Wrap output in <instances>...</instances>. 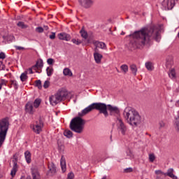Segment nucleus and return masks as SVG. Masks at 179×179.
Returning <instances> with one entry per match:
<instances>
[{
    "label": "nucleus",
    "mask_w": 179,
    "mask_h": 179,
    "mask_svg": "<svg viewBox=\"0 0 179 179\" xmlns=\"http://www.w3.org/2000/svg\"><path fill=\"white\" fill-rule=\"evenodd\" d=\"M162 27L159 25H153L150 28L144 27L140 30L135 31L127 36V38H131L130 43L134 45H150L152 40L159 43L162 36L160 32Z\"/></svg>",
    "instance_id": "1"
},
{
    "label": "nucleus",
    "mask_w": 179,
    "mask_h": 179,
    "mask_svg": "<svg viewBox=\"0 0 179 179\" xmlns=\"http://www.w3.org/2000/svg\"><path fill=\"white\" fill-rule=\"evenodd\" d=\"M93 103L84 108L81 112L78 113V117L73 118L70 123V129L76 134H82L86 124V120L82 119L81 117H84L86 114H89L90 111H93Z\"/></svg>",
    "instance_id": "2"
},
{
    "label": "nucleus",
    "mask_w": 179,
    "mask_h": 179,
    "mask_svg": "<svg viewBox=\"0 0 179 179\" xmlns=\"http://www.w3.org/2000/svg\"><path fill=\"white\" fill-rule=\"evenodd\" d=\"M123 115L131 127H138L142 122V117L139 113L131 108H126L123 112Z\"/></svg>",
    "instance_id": "3"
},
{
    "label": "nucleus",
    "mask_w": 179,
    "mask_h": 179,
    "mask_svg": "<svg viewBox=\"0 0 179 179\" xmlns=\"http://www.w3.org/2000/svg\"><path fill=\"white\" fill-rule=\"evenodd\" d=\"M66 97H68V91L62 88L56 94L49 97V101L52 106H57L58 103L66 100Z\"/></svg>",
    "instance_id": "4"
},
{
    "label": "nucleus",
    "mask_w": 179,
    "mask_h": 179,
    "mask_svg": "<svg viewBox=\"0 0 179 179\" xmlns=\"http://www.w3.org/2000/svg\"><path fill=\"white\" fill-rule=\"evenodd\" d=\"M8 129H9V122L6 119H3L0 122V148H2V145H3L5 139H6Z\"/></svg>",
    "instance_id": "5"
},
{
    "label": "nucleus",
    "mask_w": 179,
    "mask_h": 179,
    "mask_svg": "<svg viewBox=\"0 0 179 179\" xmlns=\"http://www.w3.org/2000/svg\"><path fill=\"white\" fill-rule=\"evenodd\" d=\"M30 128L34 131L36 135H40L44 128V122L41 117H39L38 120L35 122L34 124H31Z\"/></svg>",
    "instance_id": "6"
},
{
    "label": "nucleus",
    "mask_w": 179,
    "mask_h": 179,
    "mask_svg": "<svg viewBox=\"0 0 179 179\" xmlns=\"http://www.w3.org/2000/svg\"><path fill=\"white\" fill-rule=\"evenodd\" d=\"M92 106L94 110H98L100 114H103V115L107 117H108V112L107 111V105L103 103H93Z\"/></svg>",
    "instance_id": "7"
},
{
    "label": "nucleus",
    "mask_w": 179,
    "mask_h": 179,
    "mask_svg": "<svg viewBox=\"0 0 179 179\" xmlns=\"http://www.w3.org/2000/svg\"><path fill=\"white\" fill-rule=\"evenodd\" d=\"M116 125L117 128V131L122 134V135H127V132H128V126L124 123V121H122V119L117 117Z\"/></svg>",
    "instance_id": "8"
},
{
    "label": "nucleus",
    "mask_w": 179,
    "mask_h": 179,
    "mask_svg": "<svg viewBox=\"0 0 179 179\" xmlns=\"http://www.w3.org/2000/svg\"><path fill=\"white\" fill-rule=\"evenodd\" d=\"M176 5V0H164L162 2V6L165 10H171Z\"/></svg>",
    "instance_id": "9"
},
{
    "label": "nucleus",
    "mask_w": 179,
    "mask_h": 179,
    "mask_svg": "<svg viewBox=\"0 0 179 179\" xmlns=\"http://www.w3.org/2000/svg\"><path fill=\"white\" fill-rule=\"evenodd\" d=\"M108 111H110V115H115L120 114V109L117 106H113L110 104L107 106Z\"/></svg>",
    "instance_id": "10"
},
{
    "label": "nucleus",
    "mask_w": 179,
    "mask_h": 179,
    "mask_svg": "<svg viewBox=\"0 0 179 179\" xmlns=\"http://www.w3.org/2000/svg\"><path fill=\"white\" fill-rule=\"evenodd\" d=\"M13 157L15 161H13V166L10 171V176L12 177H14L15 176H16V173H17V157H16V155H14Z\"/></svg>",
    "instance_id": "11"
},
{
    "label": "nucleus",
    "mask_w": 179,
    "mask_h": 179,
    "mask_svg": "<svg viewBox=\"0 0 179 179\" xmlns=\"http://www.w3.org/2000/svg\"><path fill=\"white\" fill-rule=\"evenodd\" d=\"M33 102H28L26 105H25V111L26 113H28V114H31L33 115L34 114V108L33 106Z\"/></svg>",
    "instance_id": "12"
},
{
    "label": "nucleus",
    "mask_w": 179,
    "mask_h": 179,
    "mask_svg": "<svg viewBox=\"0 0 179 179\" xmlns=\"http://www.w3.org/2000/svg\"><path fill=\"white\" fill-rule=\"evenodd\" d=\"M79 3L81 5V6H83V8H90L92 5H93V1L92 0H78Z\"/></svg>",
    "instance_id": "13"
},
{
    "label": "nucleus",
    "mask_w": 179,
    "mask_h": 179,
    "mask_svg": "<svg viewBox=\"0 0 179 179\" xmlns=\"http://www.w3.org/2000/svg\"><path fill=\"white\" fill-rule=\"evenodd\" d=\"M31 174L33 179H41V176L40 175V172L37 168L31 169Z\"/></svg>",
    "instance_id": "14"
},
{
    "label": "nucleus",
    "mask_w": 179,
    "mask_h": 179,
    "mask_svg": "<svg viewBox=\"0 0 179 179\" xmlns=\"http://www.w3.org/2000/svg\"><path fill=\"white\" fill-rule=\"evenodd\" d=\"M59 40H63L64 41H70L71 35L65 32L60 33L57 35Z\"/></svg>",
    "instance_id": "15"
},
{
    "label": "nucleus",
    "mask_w": 179,
    "mask_h": 179,
    "mask_svg": "<svg viewBox=\"0 0 179 179\" xmlns=\"http://www.w3.org/2000/svg\"><path fill=\"white\" fill-rule=\"evenodd\" d=\"M60 166H61L62 173H65V171H66V161L65 157H64V155H62L61 157Z\"/></svg>",
    "instance_id": "16"
},
{
    "label": "nucleus",
    "mask_w": 179,
    "mask_h": 179,
    "mask_svg": "<svg viewBox=\"0 0 179 179\" xmlns=\"http://www.w3.org/2000/svg\"><path fill=\"white\" fill-rule=\"evenodd\" d=\"M94 58L96 64H101V59H103V55L95 52L94 53Z\"/></svg>",
    "instance_id": "17"
},
{
    "label": "nucleus",
    "mask_w": 179,
    "mask_h": 179,
    "mask_svg": "<svg viewBox=\"0 0 179 179\" xmlns=\"http://www.w3.org/2000/svg\"><path fill=\"white\" fill-rule=\"evenodd\" d=\"M48 169L49 171L51 173V176H55L57 173V167L55 166V164L54 163H50L48 164Z\"/></svg>",
    "instance_id": "18"
},
{
    "label": "nucleus",
    "mask_w": 179,
    "mask_h": 179,
    "mask_svg": "<svg viewBox=\"0 0 179 179\" xmlns=\"http://www.w3.org/2000/svg\"><path fill=\"white\" fill-rule=\"evenodd\" d=\"M24 157L27 163L28 164H30V163H31V153L30 152V151L27 150L24 152Z\"/></svg>",
    "instance_id": "19"
},
{
    "label": "nucleus",
    "mask_w": 179,
    "mask_h": 179,
    "mask_svg": "<svg viewBox=\"0 0 179 179\" xmlns=\"http://www.w3.org/2000/svg\"><path fill=\"white\" fill-rule=\"evenodd\" d=\"M174 169L172 168L168 169L166 173H164V176H168V177H170L171 178L173 179H177V176L174 175Z\"/></svg>",
    "instance_id": "20"
},
{
    "label": "nucleus",
    "mask_w": 179,
    "mask_h": 179,
    "mask_svg": "<svg viewBox=\"0 0 179 179\" xmlns=\"http://www.w3.org/2000/svg\"><path fill=\"white\" fill-rule=\"evenodd\" d=\"M43 66H44V63L43 62V59H40L32 67V69H38L39 68H43Z\"/></svg>",
    "instance_id": "21"
},
{
    "label": "nucleus",
    "mask_w": 179,
    "mask_h": 179,
    "mask_svg": "<svg viewBox=\"0 0 179 179\" xmlns=\"http://www.w3.org/2000/svg\"><path fill=\"white\" fill-rule=\"evenodd\" d=\"M3 38L4 41H7V43L15 41V36H13V35H8L7 36H3Z\"/></svg>",
    "instance_id": "22"
},
{
    "label": "nucleus",
    "mask_w": 179,
    "mask_h": 179,
    "mask_svg": "<svg viewBox=\"0 0 179 179\" xmlns=\"http://www.w3.org/2000/svg\"><path fill=\"white\" fill-rule=\"evenodd\" d=\"M145 65L148 71H153L155 69V66H153L152 62H145Z\"/></svg>",
    "instance_id": "23"
},
{
    "label": "nucleus",
    "mask_w": 179,
    "mask_h": 179,
    "mask_svg": "<svg viewBox=\"0 0 179 179\" xmlns=\"http://www.w3.org/2000/svg\"><path fill=\"white\" fill-rule=\"evenodd\" d=\"M130 69H131V71L133 75H134V76H136V73H137V72H138V67H136V65H135V64H131V65L130 66Z\"/></svg>",
    "instance_id": "24"
},
{
    "label": "nucleus",
    "mask_w": 179,
    "mask_h": 179,
    "mask_svg": "<svg viewBox=\"0 0 179 179\" xmlns=\"http://www.w3.org/2000/svg\"><path fill=\"white\" fill-rule=\"evenodd\" d=\"M63 73L64 75V76H73V73L72 71H71V69L66 68L63 70Z\"/></svg>",
    "instance_id": "25"
},
{
    "label": "nucleus",
    "mask_w": 179,
    "mask_h": 179,
    "mask_svg": "<svg viewBox=\"0 0 179 179\" xmlns=\"http://www.w3.org/2000/svg\"><path fill=\"white\" fill-rule=\"evenodd\" d=\"M80 34L81 35V37H83V38H84L85 40L87 38V31H86L84 28L81 29V30L80 31Z\"/></svg>",
    "instance_id": "26"
},
{
    "label": "nucleus",
    "mask_w": 179,
    "mask_h": 179,
    "mask_svg": "<svg viewBox=\"0 0 179 179\" xmlns=\"http://www.w3.org/2000/svg\"><path fill=\"white\" fill-rule=\"evenodd\" d=\"M41 104V99H36L34 101L33 106L34 108H38L40 105Z\"/></svg>",
    "instance_id": "27"
},
{
    "label": "nucleus",
    "mask_w": 179,
    "mask_h": 179,
    "mask_svg": "<svg viewBox=\"0 0 179 179\" xmlns=\"http://www.w3.org/2000/svg\"><path fill=\"white\" fill-rule=\"evenodd\" d=\"M20 78L21 82H26V80H27V79L29 78L27 76V71L22 73Z\"/></svg>",
    "instance_id": "28"
},
{
    "label": "nucleus",
    "mask_w": 179,
    "mask_h": 179,
    "mask_svg": "<svg viewBox=\"0 0 179 179\" xmlns=\"http://www.w3.org/2000/svg\"><path fill=\"white\" fill-rule=\"evenodd\" d=\"M64 136H66V138H69H69H72V136H73V133H72L71 131V130H65L64 131Z\"/></svg>",
    "instance_id": "29"
},
{
    "label": "nucleus",
    "mask_w": 179,
    "mask_h": 179,
    "mask_svg": "<svg viewBox=\"0 0 179 179\" xmlns=\"http://www.w3.org/2000/svg\"><path fill=\"white\" fill-rule=\"evenodd\" d=\"M90 44H94V45H106L103 42L93 40L92 42L89 41Z\"/></svg>",
    "instance_id": "30"
},
{
    "label": "nucleus",
    "mask_w": 179,
    "mask_h": 179,
    "mask_svg": "<svg viewBox=\"0 0 179 179\" xmlns=\"http://www.w3.org/2000/svg\"><path fill=\"white\" fill-rule=\"evenodd\" d=\"M169 78H171V79H174V78H176V69H171L169 71Z\"/></svg>",
    "instance_id": "31"
},
{
    "label": "nucleus",
    "mask_w": 179,
    "mask_h": 179,
    "mask_svg": "<svg viewBox=\"0 0 179 179\" xmlns=\"http://www.w3.org/2000/svg\"><path fill=\"white\" fill-rule=\"evenodd\" d=\"M10 84L12 85V86H13L15 90H17V89L19 88V84L17 83V81H16V80H11Z\"/></svg>",
    "instance_id": "32"
},
{
    "label": "nucleus",
    "mask_w": 179,
    "mask_h": 179,
    "mask_svg": "<svg viewBox=\"0 0 179 179\" xmlns=\"http://www.w3.org/2000/svg\"><path fill=\"white\" fill-rule=\"evenodd\" d=\"M173 64H174V62H173L172 57H169V58L166 59V66L168 68H170V66H171V65H173Z\"/></svg>",
    "instance_id": "33"
},
{
    "label": "nucleus",
    "mask_w": 179,
    "mask_h": 179,
    "mask_svg": "<svg viewBox=\"0 0 179 179\" xmlns=\"http://www.w3.org/2000/svg\"><path fill=\"white\" fill-rule=\"evenodd\" d=\"M48 76H51L54 73V69L52 67H48L46 69Z\"/></svg>",
    "instance_id": "34"
},
{
    "label": "nucleus",
    "mask_w": 179,
    "mask_h": 179,
    "mask_svg": "<svg viewBox=\"0 0 179 179\" xmlns=\"http://www.w3.org/2000/svg\"><path fill=\"white\" fill-rule=\"evenodd\" d=\"M128 159H134V152L129 149L126 151Z\"/></svg>",
    "instance_id": "35"
},
{
    "label": "nucleus",
    "mask_w": 179,
    "mask_h": 179,
    "mask_svg": "<svg viewBox=\"0 0 179 179\" xmlns=\"http://www.w3.org/2000/svg\"><path fill=\"white\" fill-rule=\"evenodd\" d=\"M17 26L21 27V29H27V25L24 24V22H18Z\"/></svg>",
    "instance_id": "36"
},
{
    "label": "nucleus",
    "mask_w": 179,
    "mask_h": 179,
    "mask_svg": "<svg viewBox=\"0 0 179 179\" xmlns=\"http://www.w3.org/2000/svg\"><path fill=\"white\" fill-rule=\"evenodd\" d=\"M120 69L124 72V73H127V72H128V65H127V64L122 65L120 66Z\"/></svg>",
    "instance_id": "37"
},
{
    "label": "nucleus",
    "mask_w": 179,
    "mask_h": 179,
    "mask_svg": "<svg viewBox=\"0 0 179 179\" xmlns=\"http://www.w3.org/2000/svg\"><path fill=\"white\" fill-rule=\"evenodd\" d=\"M156 159V156H155V154H149V161L151 163H153Z\"/></svg>",
    "instance_id": "38"
},
{
    "label": "nucleus",
    "mask_w": 179,
    "mask_h": 179,
    "mask_svg": "<svg viewBox=\"0 0 179 179\" xmlns=\"http://www.w3.org/2000/svg\"><path fill=\"white\" fill-rule=\"evenodd\" d=\"M71 41L76 45H79L80 44H82V41L79 39L73 38L71 40Z\"/></svg>",
    "instance_id": "39"
},
{
    "label": "nucleus",
    "mask_w": 179,
    "mask_h": 179,
    "mask_svg": "<svg viewBox=\"0 0 179 179\" xmlns=\"http://www.w3.org/2000/svg\"><path fill=\"white\" fill-rule=\"evenodd\" d=\"M35 83H36V87H38V89H41V87H43V86L41 85V80H37L35 82Z\"/></svg>",
    "instance_id": "40"
},
{
    "label": "nucleus",
    "mask_w": 179,
    "mask_h": 179,
    "mask_svg": "<svg viewBox=\"0 0 179 179\" xmlns=\"http://www.w3.org/2000/svg\"><path fill=\"white\" fill-rule=\"evenodd\" d=\"M136 48H141L138 46L136 45H129L128 46V50H129L130 51H134V50H136Z\"/></svg>",
    "instance_id": "41"
},
{
    "label": "nucleus",
    "mask_w": 179,
    "mask_h": 179,
    "mask_svg": "<svg viewBox=\"0 0 179 179\" xmlns=\"http://www.w3.org/2000/svg\"><path fill=\"white\" fill-rule=\"evenodd\" d=\"M7 83H8V80H6L5 79H2L0 81V85H1V87H2V86H6Z\"/></svg>",
    "instance_id": "42"
},
{
    "label": "nucleus",
    "mask_w": 179,
    "mask_h": 179,
    "mask_svg": "<svg viewBox=\"0 0 179 179\" xmlns=\"http://www.w3.org/2000/svg\"><path fill=\"white\" fill-rule=\"evenodd\" d=\"M49 86H50V81L48 80L45 81L43 84L44 89H48Z\"/></svg>",
    "instance_id": "43"
},
{
    "label": "nucleus",
    "mask_w": 179,
    "mask_h": 179,
    "mask_svg": "<svg viewBox=\"0 0 179 179\" xmlns=\"http://www.w3.org/2000/svg\"><path fill=\"white\" fill-rule=\"evenodd\" d=\"M74 177H75V175L73 174V173L70 172L68 173L67 179H73Z\"/></svg>",
    "instance_id": "44"
},
{
    "label": "nucleus",
    "mask_w": 179,
    "mask_h": 179,
    "mask_svg": "<svg viewBox=\"0 0 179 179\" xmlns=\"http://www.w3.org/2000/svg\"><path fill=\"white\" fill-rule=\"evenodd\" d=\"M47 63L48 64V65H52V64H54V59L52 58L48 59Z\"/></svg>",
    "instance_id": "45"
},
{
    "label": "nucleus",
    "mask_w": 179,
    "mask_h": 179,
    "mask_svg": "<svg viewBox=\"0 0 179 179\" xmlns=\"http://www.w3.org/2000/svg\"><path fill=\"white\" fill-rule=\"evenodd\" d=\"M0 71H5V64H3L2 61H0Z\"/></svg>",
    "instance_id": "46"
},
{
    "label": "nucleus",
    "mask_w": 179,
    "mask_h": 179,
    "mask_svg": "<svg viewBox=\"0 0 179 179\" xmlns=\"http://www.w3.org/2000/svg\"><path fill=\"white\" fill-rule=\"evenodd\" d=\"M36 31L38 32V33H43V31H44V29H43V27H37L36 29Z\"/></svg>",
    "instance_id": "47"
},
{
    "label": "nucleus",
    "mask_w": 179,
    "mask_h": 179,
    "mask_svg": "<svg viewBox=\"0 0 179 179\" xmlns=\"http://www.w3.org/2000/svg\"><path fill=\"white\" fill-rule=\"evenodd\" d=\"M50 40H54L55 38V32H52L51 34L49 36Z\"/></svg>",
    "instance_id": "48"
},
{
    "label": "nucleus",
    "mask_w": 179,
    "mask_h": 179,
    "mask_svg": "<svg viewBox=\"0 0 179 179\" xmlns=\"http://www.w3.org/2000/svg\"><path fill=\"white\" fill-rule=\"evenodd\" d=\"M5 58H6V56L3 52H0V59H5Z\"/></svg>",
    "instance_id": "49"
},
{
    "label": "nucleus",
    "mask_w": 179,
    "mask_h": 179,
    "mask_svg": "<svg viewBox=\"0 0 179 179\" xmlns=\"http://www.w3.org/2000/svg\"><path fill=\"white\" fill-rule=\"evenodd\" d=\"M159 127H160V128H164L166 124L164 123V122L160 121V122H159Z\"/></svg>",
    "instance_id": "50"
},
{
    "label": "nucleus",
    "mask_w": 179,
    "mask_h": 179,
    "mask_svg": "<svg viewBox=\"0 0 179 179\" xmlns=\"http://www.w3.org/2000/svg\"><path fill=\"white\" fill-rule=\"evenodd\" d=\"M133 169L132 168H127L124 169V173H132Z\"/></svg>",
    "instance_id": "51"
},
{
    "label": "nucleus",
    "mask_w": 179,
    "mask_h": 179,
    "mask_svg": "<svg viewBox=\"0 0 179 179\" xmlns=\"http://www.w3.org/2000/svg\"><path fill=\"white\" fill-rule=\"evenodd\" d=\"M96 48H101V50H107V45H97Z\"/></svg>",
    "instance_id": "52"
},
{
    "label": "nucleus",
    "mask_w": 179,
    "mask_h": 179,
    "mask_svg": "<svg viewBox=\"0 0 179 179\" xmlns=\"http://www.w3.org/2000/svg\"><path fill=\"white\" fill-rule=\"evenodd\" d=\"M15 50H18L19 51H22V50H24V48H23L22 46H15Z\"/></svg>",
    "instance_id": "53"
},
{
    "label": "nucleus",
    "mask_w": 179,
    "mask_h": 179,
    "mask_svg": "<svg viewBox=\"0 0 179 179\" xmlns=\"http://www.w3.org/2000/svg\"><path fill=\"white\" fill-rule=\"evenodd\" d=\"M155 174H157V175L163 174V171H162V170H156Z\"/></svg>",
    "instance_id": "54"
},
{
    "label": "nucleus",
    "mask_w": 179,
    "mask_h": 179,
    "mask_svg": "<svg viewBox=\"0 0 179 179\" xmlns=\"http://www.w3.org/2000/svg\"><path fill=\"white\" fill-rule=\"evenodd\" d=\"M28 72H29V75H33V73H34V72H33V69L29 68V69H28Z\"/></svg>",
    "instance_id": "55"
},
{
    "label": "nucleus",
    "mask_w": 179,
    "mask_h": 179,
    "mask_svg": "<svg viewBox=\"0 0 179 179\" xmlns=\"http://www.w3.org/2000/svg\"><path fill=\"white\" fill-rule=\"evenodd\" d=\"M26 179H31V176H27V178H26Z\"/></svg>",
    "instance_id": "56"
},
{
    "label": "nucleus",
    "mask_w": 179,
    "mask_h": 179,
    "mask_svg": "<svg viewBox=\"0 0 179 179\" xmlns=\"http://www.w3.org/2000/svg\"><path fill=\"white\" fill-rule=\"evenodd\" d=\"M107 176H103L101 179H106Z\"/></svg>",
    "instance_id": "57"
},
{
    "label": "nucleus",
    "mask_w": 179,
    "mask_h": 179,
    "mask_svg": "<svg viewBox=\"0 0 179 179\" xmlns=\"http://www.w3.org/2000/svg\"><path fill=\"white\" fill-rule=\"evenodd\" d=\"M20 179H24V176H21Z\"/></svg>",
    "instance_id": "58"
},
{
    "label": "nucleus",
    "mask_w": 179,
    "mask_h": 179,
    "mask_svg": "<svg viewBox=\"0 0 179 179\" xmlns=\"http://www.w3.org/2000/svg\"><path fill=\"white\" fill-rule=\"evenodd\" d=\"M121 34H122V35H124V34H125V32H122Z\"/></svg>",
    "instance_id": "59"
},
{
    "label": "nucleus",
    "mask_w": 179,
    "mask_h": 179,
    "mask_svg": "<svg viewBox=\"0 0 179 179\" xmlns=\"http://www.w3.org/2000/svg\"><path fill=\"white\" fill-rule=\"evenodd\" d=\"M2 90V87L1 86V85H0V90Z\"/></svg>",
    "instance_id": "60"
},
{
    "label": "nucleus",
    "mask_w": 179,
    "mask_h": 179,
    "mask_svg": "<svg viewBox=\"0 0 179 179\" xmlns=\"http://www.w3.org/2000/svg\"><path fill=\"white\" fill-rule=\"evenodd\" d=\"M11 179H13V178H11Z\"/></svg>",
    "instance_id": "61"
}]
</instances>
